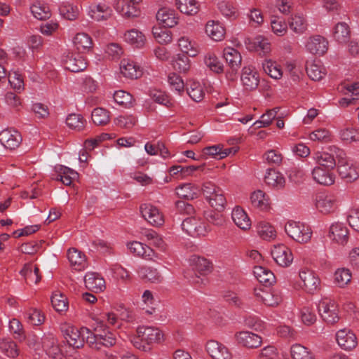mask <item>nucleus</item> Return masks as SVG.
<instances>
[{
	"label": "nucleus",
	"mask_w": 359,
	"mask_h": 359,
	"mask_svg": "<svg viewBox=\"0 0 359 359\" xmlns=\"http://www.w3.org/2000/svg\"><path fill=\"white\" fill-rule=\"evenodd\" d=\"M95 332L90 331V335L87 336V344L91 348L102 351L116 344V336L108 327L101 325L100 330L96 328Z\"/></svg>",
	"instance_id": "nucleus-1"
},
{
	"label": "nucleus",
	"mask_w": 359,
	"mask_h": 359,
	"mask_svg": "<svg viewBox=\"0 0 359 359\" xmlns=\"http://www.w3.org/2000/svg\"><path fill=\"white\" fill-rule=\"evenodd\" d=\"M60 330L67 344L74 348H80L87 342V336L90 335V330L82 327L78 328L69 323L60 325Z\"/></svg>",
	"instance_id": "nucleus-2"
},
{
	"label": "nucleus",
	"mask_w": 359,
	"mask_h": 359,
	"mask_svg": "<svg viewBox=\"0 0 359 359\" xmlns=\"http://www.w3.org/2000/svg\"><path fill=\"white\" fill-rule=\"evenodd\" d=\"M285 231L290 238L299 243H308L313 233L310 226L295 221L287 222L285 225Z\"/></svg>",
	"instance_id": "nucleus-3"
},
{
	"label": "nucleus",
	"mask_w": 359,
	"mask_h": 359,
	"mask_svg": "<svg viewBox=\"0 0 359 359\" xmlns=\"http://www.w3.org/2000/svg\"><path fill=\"white\" fill-rule=\"evenodd\" d=\"M142 0H115L113 3L114 10L124 18H134L140 15L138 7Z\"/></svg>",
	"instance_id": "nucleus-4"
},
{
	"label": "nucleus",
	"mask_w": 359,
	"mask_h": 359,
	"mask_svg": "<svg viewBox=\"0 0 359 359\" xmlns=\"http://www.w3.org/2000/svg\"><path fill=\"white\" fill-rule=\"evenodd\" d=\"M241 81L245 90H254L259 83V74L252 65L244 66L241 71Z\"/></svg>",
	"instance_id": "nucleus-5"
},
{
	"label": "nucleus",
	"mask_w": 359,
	"mask_h": 359,
	"mask_svg": "<svg viewBox=\"0 0 359 359\" xmlns=\"http://www.w3.org/2000/svg\"><path fill=\"white\" fill-rule=\"evenodd\" d=\"M182 229L188 235L193 237L205 236L207 233V229L204 223L200 218L196 217H189L184 219L182 223Z\"/></svg>",
	"instance_id": "nucleus-6"
},
{
	"label": "nucleus",
	"mask_w": 359,
	"mask_h": 359,
	"mask_svg": "<svg viewBox=\"0 0 359 359\" xmlns=\"http://www.w3.org/2000/svg\"><path fill=\"white\" fill-rule=\"evenodd\" d=\"M256 299L268 306H276L282 301L281 292L278 290L255 289Z\"/></svg>",
	"instance_id": "nucleus-7"
},
{
	"label": "nucleus",
	"mask_w": 359,
	"mask_h": 359,
	"mask_svg": "<svg viewBox=\"0 0 359 359\" xmlns=\"http://www.w3.org/2000/svg\"><path fill=\"white\" fill-rule=\"evenodd\" d=\"M137 334L149 346L151 344L161 342L164 337L161 330L152 326H139L137 329Z\"/></svg>",
	"instance_id": "nucleus-8"
},
{
	"label": "nucleus",
	"mask_w": 359,
	"mask_h": 359,
	"mask_svg": "<svg viewBox=\"0 0 359 359\" xmlns=\"http://www.w3.org/2000/svg\"><path fill=\"white\" fill-rule=\"evenodd\" d=\"M318 312L325 322L333 324L338 321L335 302L329 299H322L318 305Z\"/></svg>",
	"instance_id": "nucleus-9"
},
{
	"label": "nucleus",
	"mask_w": 359,
	"mask_h": 359,
	"mask_svg": "<svg viewBox=\"0 0 359 359\" xmlns=\"http://www.w3.org/2000/svg\"><path fill=\"white\" fill-rule=\"evenodd\" d=\"M140 212L144 219L153 226H158L164 222L163 214L151 204H142L140 206Z\"/></svg>",
	"instance_id": "nucleus-10"
},
{
	"label": "nucleus",
	"mask_w": 359,
	"mask_h": 359,
	"mask_svg": "<svg viewBox=\"0 0 359 359\" xmlns=\"http://www.w3.org/2000/svg\"><path fill=\"white\" fill-rule=\"evenodd\" d=\"M88 16L95 21H105L109 19L112 15V9L106 4H91L88 9Z\"/></svg>",
	"instance_id": "nucleus-11"
},
{
	"label": "nucleus",
	"mask_w": 359,
	"mask_h": 359,
	"mask_svg": "<svg viewBox=\"0 0 359 359\" xmlns=\"http://www.w3.org/2000/svg\"><path fill=\"white\" fill-rule=\"evenodd\" d=\"M206 351L212 359H232L233 355L229 348L222 343L210 340L206 344Z\"/></svg>",
	"instance_id": "nucleus-12"
},
{
	"label": "nucleus",
	"mask_w": 359,
	"mask_h": 359,
	"mask_svg": "<svg viewBox=\"0 0 359 359\" xmlns=\"http://www.w3.org/2000/svg\"><path fill=\"white\" fill-rule=\"evenodd\" d=\"M271 255L275 262L280 266L286 267L290 265L293 256L290 248L283 244L274 245L271 250Z\"/></svg>",
	"instance_id": "nucleus-13"
},
{
	"label": "nucleus",
	"mask_w": 359,
	"mask_h": 359,
	"mask_svg": "<svg viewBox=\"0 0 359 359\" xmlns=\"http://www.w3.org/2000/svg\"><path fill=\"white\" fill-rule=\"evenodd\" d=\"M348 229L341 222H334L330 226L328 237L334 242L345 245L348 240Z\"/></svg>",
	"instance_id": "nucleus-14"
},
{
	"label": "nucleus",
	"mask_w": 359,
	"mask_h": 359,
	"mask_svg": "<svg viewBox=\"0 0 359 359\" xmlns=\"http://www.w3.org/2000/svg\"><path fill=\"white\" fill-rule=\"evenodd\" d=\"M235 338L238 344L250 348H257L262 343V339L260 336L249 331L236 332Z\"/></svg>",
	"instance_id": "nucleus-15"
},
{
	"label": "nucleus",
	"mask_w": 359,
	"mask_h": 359,
	"mask_svg": "<svg viewBox=\"0 0 359 359\" xmlns=\"http://www.w3.org/2000/svg\"><path fill=\"white\" fill-rule=\"evenodd\" d=\"M316 209L323 214H330L337 209V199L334 196L320 194L315 201Z\"/></svg>",
	"instance_id": "nucleus-16"
},
{
	"label": "nucleus",
	"mask_w": 359,
	"mask_h": 359,
	"mask_svg": "<svg viewBox=\"0 0 359 359\" xmlns=\"http://www.w3.org/2000/svg\"><path fill=\"white\" fill-rule=\"evenodd\" d=\"M305 48L311 54L322 55L327 50L328 41L323 36L316 35L306 41Z\"/></svg>",
	"instance_id": "nucleus-17"
},
{
	"label": "nucleus",
	"mask_w": 359,
	"mask_h": 359,
	"mask_svg": "<svg viewBox=\"0 0 359 359\" xmlns=\"http://www.w3.org/2000/svg\"><path fill=\"white\" fill-rule=\"evenodd\" d=\"M338 345L344 350L351 351L358 344L355 334L348 329L339 330L336 334Z\"/></svg>",
	"instance_id": "nucleus-18"
},
{
	"label": "nucleus",
	"mask_w": 359,
	"mask_h": 359,
	"mask_svg": "<svg viewBox=\"0 0 359 359\" xmlns=\"http://www.w3.org/2000/svg\"><path fill=\"white\" fill-rule=\"evenodd\" d=\"M21 142V135L15 130L6 129L0 133V142L7 149H14L18 147Z\"/></svg>",
	"instance_id": "nucleus-19"
},
{
	"label": "nucleus",
	"mask_w": 359,
	"mask_h": 359,
	"mask_svg": "<svg viewBox=\"0 0 359 359\" xmlns=\"http://www.w3.org/2000/svg\"><path fill=\"white\" fill-rule=\"evenodd\" d=\"M299 278L303 283L304 289L309 293H313L320 286V279L315 273L309 269H302Z\"/></svg>",
	"instance_id": "nucleus-20"
},
{
	"label": "nucleus",
	"mask_w": 359,
	"mask_h": 359,
	"mask_svg": "<svg viewBox=\"0 0 359 359\" xmlns=\"http://www.w3.org/2000/svg\"><path fill=\"white\" fill-rule=\"evenodd\" d=\"M313 180L318 184L330 186L334 184L335 176L331 169L324 168L320 166H316L312 172Z\"/></svg>",
	"instance_id": "nucleus-21"
},
{
	"label": "nucleus",
	"mask_w": 359,
	"mask_h": 359,
	"mask_svg": "<svg viewBox=\"0 0 359 359\" xmlns=\"http://www.w3.org/2000/svg\"><path fill=\"white\" fill-rule=\"evenodd\" d=\"M207 36L215 41H221L225 37L226 29L224 25L217 20H208L205 27Z\"/></svg>",
	"instance_id": "nucleus-22"
},
{
	"label": "nucleus",
	"mask_w": 359,
	"mask_h": 359,
	"mask_svg": "<svg viewBox=\"0 0 359 359\" xmlns=\"http://www.w3.org/2000/svg\"><path fill=\"white\" fill-rule=\"evenodd\" d=\"M179 49L185 55L195 57L200 53V48L198 43L189 36H183L177 40Z\"/></svg>",
	"instance_id": "nucleus-23"
},
{
	"label": "nucleus",
	"mask_w": 359,
	"mask_h": 359,
	"mask_svg": "<svg viewBox=\"0 0 359 359\" xmlns=\"http://www.w3.org/2000/svg\"><path fill=\"white\" fill-rule=\"evenodd\" d=\"M84 283L86 288L95 292H102L106 287L104 279L95 272L86 273Z\"/></svg>",
	"instance_id": "nucleus-24"
},
{
	"label": "nucleus",
	"mask_w": 359,
	"mask_h": 359,
	"mask_svg": "<svg viewBox=\"0 0 359 359\" xmlns=\"http://www.w3.org/2000/svg\"><path fill=\"white\" fill-rule=\"evenodd\" d=\"M245 44L248 49L259 52V53L266 54L271 50V43L268 39L262 35H258L253 39H248L245 41Z\"/></svg>",
	"instance_id": "nucleus-25"
},
{
	"label": "nucleus",
	"mask_w": 359,
	"mask_h": 359,
	"mask_svg": "<svg viewBox=\"0 0 359 359\" xmlns=\"http://www.w3.org/2000/svg\"><path fill=\"white\" fill-rule=\"evenodd\" d=\"M64 65L65 69L72 72H79L86 69L87 62L81 55L72 54L64 60Z\"/></svg>",
	"instance_id": "nucleus-26"
},
{
	"label": "nucleus",
	"mask_w": 359,
	"mask_h": 359,
	"mask_svg": "<svg viewBox=\"0 0 359 359\" xmlns=\"http://www.w3.org/2000/svg\"><path fill=\"white\" fill-rule=\"evenodd\" d=\"M123 39L127 43L137 48H143L147 41L144 34L135 28L126 31Z\"/></svg>",
	"instance_id": "nucleus-27"
},
{
	"label": "nucleus",
	"mask_w": 359,
	"mask_h": 359,
	"mask_svg": "<svg viewBox=\"0 0 359 359\" xmlns=\"http://www.w3.org/2000/svg\"><path fill=\"white\" fill-rule=\"evenodd\" d=\"M120 70L126 78L136 79L142 74V70L135 62L129 59H123L121 62Z\"/></svg>",
	"instance_id": "nucleus-28"
},
{
	"label": "nucleus",
	"mask_w": 359,
	"mask_h": 359,
	"mask_svg": "<svg viewBox=\"0 0 359 359\" xmlns=\"http://www.w3.org/2000/svg\"><path fill=\"white\" fill-rule=\"evenodd\" d=\"M128 248L133 255L147 259H152L155 257V252L150 247L138 241L128 243Z\"/></svg>",
	"instance_id": "nucleus-29"
},
{
	"label": "nucleus",
	"mask_w": 359,
	"mask_h": 359,
	"mask_svg": "<svg viewBox=\"0 0 359 359\" xmlns=\"http://www.w3.org/2000/svg\"><path fill=\"white\" fill-rule=\"evenodd\" d=\"M234 224L242 230H248L251 226V220L246 212L239 206L235 207L231 212Z\"/></svg>",
	"instance_id": "nucleus-30"
},
{
	"label": "nucleus",
	"mask_w": 359,
	"mask_h": 359,
	"mask_svg": "<svg viewBox=\"0 0 359 359\" xmlns=\"http://www.w3.org/2000/svg\"><path fill=\"white\" fill-rule=\"evenodd\" d=\"M223 57L233 71H238L241 67L242 57L241 53L232 47H226L223 50Z\"/></svg>",
	"instance_id": "nucleus-31"
},
{
	"label": "nucleus",
	"mask_w": 359,
	"mask_h": 359,
	"mask_svg": "<svg viewBox=\"0 0 359 359\" xmlns=\"http://www.w3.org/2000/svg\"><path fill=\"white\" fill-rule=\"evenodd\" d=\"M264 180L267 185L277 189H282L285 185L283 174L275 169L267 170Z\"/></svg>",
	"instance_id": "nucleus-32"
},
{
	"label": "nucleus",
	"mask_w": 359,
	"mask_h": 359,
	"mask_svg": "<svg viewBox=\"0 0 359 359\" xmlns=\"http://www.w3.org/2000/svg\"><path fill=\"white\" fill-rule=\"evenodd\" d=\"M338 171L342 178L355 180L358 177L357 169L353 163L347 160H340L338 163Z\"/></svg>",
	"instance_id": "nucleus-33"
},
{
	"label": "nucleus",
	"mask_w": 359,
	"mask_h": 359,
	"mask_svg": "<svg viewBox=\"0 0 359 359\" xmlns=\"http://www.w3.org/2000/svg\"><path fill=\"white\" fill-rule=\"evenodd\" d=\"M252 205L260 210H267L270 208V199L262 190H257L250 196Z\"/></svg>",
	"instance_id": "nucleus-34"
},
{
	"label": "nucleus",
	"mask_w": 359,
	"mask_h": 359,
	"mask_svg": "<svg viewBox=\"0 0 359 359\" xmlns=\"http://www.w3.org/2000/svg\"><path fill=\"white\" fill-rule=\"evenodd\" d=\"M67 258L75 270L81 271L87 265L85 255L75 248L68 250Z\"/></svg>",
	"instance_id": "nucleus-35"
},
{
	"label": "nucleus",
	"mask_w": 359,
	"mask_h": 359,
	"mask_svg": "<svg viewBox=\"0 0 359 359\" xmlns=\"http://www.w3.org/2000/svg\"><path fill=\"white\" fill-rule=\"evenodd\" d=\"M312 158L318 165L324 168L332 170L336 166L334 156L325 151H316L312 155Z\"/></svg>",
	"instance_id": "nucleus-36"
},
{
	"label": "nucleus",
	"mask_w": 359,
	"mask_h": 359,
	"mask_svg": "<svg viewBox=\"0 0 359 359\" xmlns=\"http://www.w3.org/2000/svg\"><path fill=\"white\" fill-rule=\"evenodd\" d=\"M27 284H37L41 280L39 269L34 264H27L20 271Z\"/></svg>",
	"instance_id": "nucleus-37"
},
{
	"label": "nucleus",
	"mask_w": 359,
	"mask_h": 359,
	"mask_svg": "<svg viewBox=\"0 0 359 359\" xmlns=\"http://www.w3.org/2000/svg\"><path fill=\"white\" fill-rule=\"evenodd\" d=\"M175 6L187 15H196L199 11V4L196 0H176Z\"/></svg>",
	"instance_id": "nucleus-38"
},
{
	"label": "nucleus",
	"mask_w": 359,
	"mask_h": 359,
	"mask_svg": "<svg viewBox=\"0 0 359 359\" xmlns=\"http://www.w3.org/2000/svg\"><path fill=\"white\" fill-rule=\"evenodd\" d=\"M253 273L261 283L270 285L275 282L276 278L273 272L264 266H255Z\"/></svg>",
	"instance_id": "nucleus-39"
},
{
	"label": "nucleus",
	"mask_w": 359,
	"mask_h": 359,
	"mask_svg": "<svg viewBox=\"0 0 359 359\" xmlns=\"http://www.w3.org/2000/svg\"><path fill=\"white\" fill-rule=\"evenodd\" d=\"M205 67L215 74H221L224 71V65L217 55L212 52L207 53L203 57Z\"/></svg>",
	"instance_id": "nucleus-40"
},
{
	"label": "nucleus",
	"mask_w": 359,
	"mask_h": 359,
	"mask_svg": "<svg viewBox=\"0 0 359 359\" xmlns=\"http://www.w3.org/2000/svg\"><path fill=\"white\" fill-rule=\"evenodd\" d=\"M231 151L232 148L224 149V146L219 144L205 147L203 154L217 159H223L229 156Z\"/></svg>",
	"instance_id": "nucleus-41"
},
{
	"label": "nucleus",
	"mask_w": 359,
	"mask_h": 359,
	"mask_svg": "<svg viewBox=\"0 0 359 359\" xmlns=\"http://www.w3.org/2000/svg\"><path fill=\"white\" fill-rule=\"evenodd\" d=\"M288 24L290 28L299 34H303L307 29L308 24L302 14L297 13L292 15L288 20Z\"/></svg>",
	"instance_id": "nucleus-42"
},
{
	"label": "nucleus",
	"mask_w": 359,
	"mask_h": 359,
	"mask_svg": "<svg viewBox=\"0 0 359 359\" xmlns=\"http://www.w3.org/2000/svg\"><path fill=\"white\" fill-rule=\"evenodd\" d=\"M56 172L57 173L56 179L65 185H70L72 181L78 177L77 172L64 165L57 167Z\"/></svg>",
	"instance_id": "nucleus-43"
},
{
	"label": "nucleus",
	"mask_w": 359,
	"mask_h": 359,
	"mask_svg": "<svg viewBox=\"0 0 359 359\" xmlns=\"http://www.w3.org/2000/svg\"><path fill=\"white\" fill-rule=\"evenodd\" d=\"M172 66L175 70L180 74H187L191 69V62L189 56L182 53L175 55Z\"/></svg>",
	"instance_id": "nucleus-44"
},
{
	"label": "nucleus",
	"mask_w": 359,
	"mask_h": 359,
	"mask_svg": "<svg viewBox=\"0 0 359 359\" xmlns=\"http://www.w3.org/2000/svg\"><path fill=\"white\" fill-rule=\"evenodd\" d=\"M156 18L164 26L168 27H173L177 24L178 18L172 10L166 8L160 9L156 14Z\"/></svg>",
	"instance_id": "nucleus-45"
},
{
	"label": "nucleus",
	"mask_w": 359,
	"mask_h": 359,
	"mask_svg": "<svg viewBox=\"0 0 359 359\" xmlns=\"http://www.w3.org/2000/svg\"><path fill=\"white\" fill-rule=\"evenodd\" d=\"M137 273L142 278L147 279L151 283H157L163 280V276L155 268L142 266L139 268Z\"/></svg>",
	"instance_id": "nucleus-46"
},
{
	"label": "nucleus",
	"mask_w": 359,
	"mask_h": 359,
	"mask_svg": "<svg viewBox=\"0 0 359 359\" xmlns=\"http://www.w3.org/2000/svg\"><path fill=\"white\" fill-rule=\"evenodd\" d=\"M290 354L292 359H314L313 353L300 344H294L291 346Z\"/></svg>",
	"instance_id": "nucleus-47"
},
{
	"label": "nucleus",
	"mask_w": 359,
	"mask_h": 359,
	"mask_svg": "<svg viewBox=\"0 0 359 359\" xmlns=\"http://www.w3.org/2000/svg\"><path fill=\"white\" fill-rule=\"evenodd\" d=\"M352 274L346 268L337 269L334 273V282L339 287H345L351 280Z\"/></svg>",
	"instance_id": "nucleus-48"
},
{
	"label": "nucleus",
	"mask_w": 359,
	"mask_h": 359,
	"mask_svg": "<svg viewBox=\"0 0 359 359\" xmlns=\"http://www.w3.org/2000/svg\"><path fill=\"white\" fill-rule=\"evenodd\" d=\"M270 24L272 32L278 36H283L287 32L285 20L280 16H271Z\"/></svg>",
	"instance_id": "nucleus-49"
},
{
	"label": "nucleus",
	"mask_w": 359,
	"mask_h": 359,
	"mask_svg": "<svg viewBox=\"0 0 359 359\" xmlns=\"http://www.w3.org/2000/svg\"><path fill=\"white\" fill-rule=\"evenodd\" d=\"M30 11L34 17L38 20H43L50 17L49 7L40 1L33 4L30 7Z\"/></svg>",
	"instance_id": "nucleus-50"
},
{
	"label": "nucleus",
	"mask_w": 359,
	"mask_h": 359,
	"mask_svg": "<svg viewBox=\"0 0 359 359\" xmlns=\"http://www.w3.org/2000/svg\"><path fill=\"white\" fill-rule=\"evenodd\" d=\"M257 233L264 240H273L276 236L274 227L267 222L262 221L257 224Z\"/></svg>",
	"instance_id": "nucleus-51"
},
{
	"label": "nucleus",
	"mask_w": 359,
	"mask_h": 359,
	"mask_svg": "<svg viewBox=\"0 0 359 359\" xmlns=\"http://www.w3.org/2000/svg\"><path fill=\"white\" fill-rule=\"evenodd\" d=\"M74 46L79 51L88 50L92 46V39L84 32L78 33L73 39Z\"/></svg>",
	"instance_id": "nucleus-52"
},
{
	"label": "nucleus",
	"mask_w": 359,
	"mask_h": 359,
	"mask_svg": "<svg viewBox=\"0 0 359 359\" xmlns=\"http://www.w3.org/2000/svg\"><path fill=\"white\" fill-rule=\"evenodd\" d=\"M1 351L9 358H15L18 355L17 344L8 338H3L0 341Z\"/></svg>",
	"instance_id": "nucleus-53"
},
{
	"label": "nucleus",
	"mask_w": 359,
	"mask_h": 359,
	"mask_svg": "<svg viewBox=\"0 0 359 359\" xmlns=\"http://www.w3.org/2000/svg\"><path fill=\"white\" fill-rule=\"evenodd\" d=\"M308 76L313 81H319L325 75V69L320 62H311L306 65Z\"/></svg>",
	"instance_id": "nucleus-54"
},
{
	"label": "nucleus",
	"mask_w": 359,
	"mask_h": 359,
	"mask_svg": "<svg viewBox=\"0 0 359 359\" xmlns=\"http://www.w3.org/2000/svg\"><path fill=\"white\" fill-rule=\"evenodd\" d=\"M194 270L201 275L210 272L212 266L209 260L204 257L194 256L191 259Z\"/></svg>",
	"instance_id": "nucleus-55"
},
{
	"label": "nucleus",
	"mask_w": 359,
	"mask_h": 359,
	"mask_svg": "<svg viewBox=\"0 0 359 359\" xmlns=\"http://www.w3.org/2000/svg\"><path fill=\"white\" fill-rule=\"evenodd\" d=\"M91 116L93 122L97 126L107 125L110 121L109 112L101 107L94 109Z\"/></svg>",
	"instance_id": "nucleus-56"
},
{
	"label": "nucleus",
	"mask_w": 359,
	"mask_h": 359,
	"mask_svg": "<svg viewBox=\"0 0 359 359\" xmlns=\"http://www.w3.org/2000/svg\"><path fill=\"white\" fill-rule=\"evenodd\" d=\"M262 67L266 74L274 79H280L283 76L280 66L270 60L262 63Z\"/></svg>",
	"instance_id": "nucleus-57"
},
{
	"label": "nucleus",
	"mask_w": 359,
	"mask_h": 359,
	"mask_svg": "<svg viewBox=\"0 0 359 359\" xmlns=\"http://www.w3.org/2000/svg\"><path fill=\"white\" fill-rule=\"evenodd\" d=\"M24 316L28 323L35 326L41 325L45 320V317L41 312L34 308L28 309L25 312Z\"/></svg>",
	"instance_id": "nucleus-58"
},
{
	"label": "nucleus",
	"mask_w": 359,
	"mask_h": 359,
	"mask_svg": "<svg viewBox=\"0 0 359 359\" xmlns=\"http://www.w3.org/2000/svg\"><path fill=\"white\" fill-rule=\"evenodd\" d=\"M51 304L57 312H65L68 309L67 299L60 292H55L53 294Z\"/></svg>",
	"instance_id": "nucleus-59"
},
{
	"label": "nucleus",
	"mask_w": 359,
	"mask_h": 359,
	"mask_svg": "<svg viewBox=\"0 0 359 359\" xmlns=\"http://www.w3.org/2000/svg\"><path fill=\"white\" fill-rule=\"evenodd\" d=\"M187 90L188 95L195 102L201 101L205 95L203 87L199 82L196 81H191Z\"/></svg>",
	"instance_id": "nucleus-60"
},
{
	"label": "nucleus",
	"mask_w": 359,
	"mask_h": 359,
	"mask_svg": "<svg viewBox=\"0 0 359 359\" xmlns=\"http://www.w3.org/2000/svg\"><path fill=\"white\" fill-rule=\"evenodd\" d=\"M59 11L64 18L69 20H74L76 19L79 14V8L69 3H63L60 5L59 7Z\"/></svg>",
	"instance_id": "nucleus-61"
},
{
	"label": "nucleus",
	"mask_w": 359,
	"mask_h": 359,
	"mask_svg": "<svg viewBox=\"0 0 359 359\" xmlns=\"http://www.w3.org/2000/svg\"><path fill=\"white\" fill-rule=\"evenodd\" d=\"M218 9L223 16L230 20H234L238 17L237 8L231 2L225 1L219 2Z\"/></svg>",
	"instance_id": "nucleus-62"
},
{
	"label": "nucleus",
	"mask_w": 359,
	"mask_h": 359,
	"mask_svg": "<svg viewBox=\"0 0 359 359\" xmlns=\"http://www.w3.org/2000/svg\"><path fill=\"white\" fill-rule=\"evenodd\" d=\"M110 272L114 279L126 283L130 281L131 276L130 272L120 264L112 265L109 269Z\"/></svg>",
	"instance_id": "nucleus-63"
},
{
	"label": "nucleus",
	"mask_w": 359,
	"mask_h": 359,
	"mask_svg": "<svg viewBox=\"0 0 359 359\" xmlns=\"http://www.w3.org/2000/svg\"><path fill=\"white\" fill-rule=\"evenodd\" d=\"M114 100L119 105L130 108L133 106L134 99L129 93L124 90H117L114 93Z\"/></svg>",
	"instance_id": "nucleus-64"
}]
</instances>
